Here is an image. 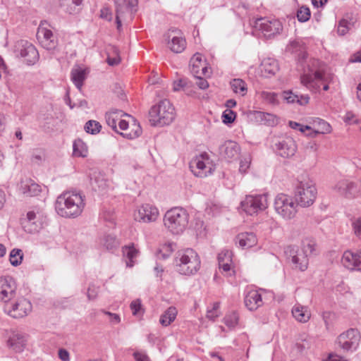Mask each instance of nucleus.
Masks as SVG:
<instances>
[{"label": "nucleus", "mask_w": 361, "mask_h": 361, "mask_svg": "<svg viewBox=\"0 0 361 361\" xmlns=\"http://www.w3.org/2000/svg\"><path fill=\"white\" fill-rule=\"evenodd\" d=\"M13 51L17 57L24 59L27 66L35 65L39 59V54L35 47L30 42L20 39L15 43Z\"/></svg>", "instance_id": "obj_9"}, {"label": "nucleus", "mask_w": 361, "mask_h": 361, "mask_svg": "<svg viewBox=\"0 0 361 361\" xmlns=\"http://www.w3.org/2000/svg\"><path fill=\"white\" fill-rule=\"evenodd\" d=\"M187 85V80L185 78H180L176 81H174L173 84V89L174 91H180L183 89Z\"/></svg>", "instance_id": "obj_62"}, {"label": "nucleus", "mask_w": 361, "mask_h": 361, "mask_svg": "<svg viewBox=\"0 0 361 361\" xmlns=\"http://www.w3.org/2000/svg\"><path fill=\"white\" fill-rule=\"evenodd\" d=\"M238 314L235 312L227 314L224 317V324L230 329L235 327L238 323Z\"/></svg>", "instance_id": "obj_52"}, {"label": "nucleus", "mask_w": 361, "mask_h": 361, "mask_svg": "<svg viewBox=\"0 0 361 361\" xmlns=\"http://www.w3.org/2000/svg\"><path fill=\"white\" fill-rule=\"evenodd\" d=\"M360 334L355 329H350L340 334L337 338L338 346L345 351H354L360 344Z\"/></svg>", "instance_id": "obj_14"}, {"label": "nucleus", "mask_w": 361, "mask_h": 361, "mask_svg": "<svg viewBox=\"0 0 361 361\" xmlns=\"http://www.w3.org/2000/svg\"><path fill=\"white\" fill-rule=\"evenodd\" d=\"M289 126L294 129L298 130L303 133H307L310 132V130H312V128L309 126H304L299 123L295 122V121H290L289 122Z\"/></svg>", "instance_id": "obj_56"}, {"label": "nucleus", "mask_w": 361, "mask_h": 361, "mask_svg": "<svg viewBox=\"0 0 361 361\" xmlns=\"http://www.w3.org/2000/svg\"><path fill=\"white\" fill-rule=\"evenodd\" d=\"M98 292H99V287L94 286V284L90 285V286L87 289V296L88 300H95L97 296Z\"/></svg>", "instance_id": "obj_60"}, {"label": "nucleus", "mask_w": 361, "mask_h": 361, "mask_svg": "<svg viewBox=\"0 0 361 361\" xmlns=\"http://www.w3.org/2000/svg\"><path fill=\"white\" fill-rule=\"evenodd\" d=\"M49 27L47 22H42L37 29V38L43 48L51 51L57 47L58 40Z\"/></svg>", "instance_id": "obj_12"}, {"label": "nucleus", "mask_w": 361, "mask_h": 361, "mask_svg": "<svg viewBox=\"0 0 361 361\" xmlns=\"http://www.w3.org/2000/svg\"><path fill=\"white\" fill-rule=\"evenodd\" d=\"M202 75H200V77L195 76L197 79L196 84L199 87L200 89L205 90L209 87V83L207 80L202 78Z\"/></svg>", "instance_id": "obj_63"}, {"label": "nucleus", "mask_w": 361, "mask_h": 361, "mask_svg": "<svg viewBox=\"0 0 361 361\" xmlns=\"http://www.w3.org/2000/svg\"><path fill=\"white\" fill-rule=\"evenodd\" d=\"M249 116L255 122L269 126H274L278 123L276 116L267 112L252 111L249 112Z\"/></svg>", "instance_id": "obj_24"}, {"label": "nucleus", "mask_w": 361, "mask_h": 361, "mask_svg": "<svg viewBox=\"0 0 361 361\" xmlns=\"http://www.w3.org/2000/svg\"><path fill=\"white\" fill-rule=\"evenodd\" d=\"M352 228L356 237L361 240V217L352 221Z\"/></svg>", "instance_id": "obj_57"}, {"label": "nucleus", "mask_w": 361, "mask_h": 361, "mask_svg": "<svg viewBox=\"0 0 361 361\" xmlns=\"http://www.w3.org/2000/svg\"><path fill=\"white\" fill-rule=\"evenodd\" d=\"M159 214L157 207L146 204L142 205L135 212L134 219L139 222L150 223L156 221Z\"/></svg>", "instance_id": "obj_18"}, {"label": "nucleus", "mask_w": 361, "mask_h": 361, "mask_svg": "<svg viewBox=\"0 0 361 361\" xmlns=\"http://www.w3.org/2000/svg\"><path fill=\"white\" fill-rule=\"evenodd\" d=\"M309 256L302 251L295 252V255L292 256L291 261L296 269L303 271L307 269L309 264Z\"/></svg>", "instance_id": "obj_35"}, {"label": "nucleus", "mask_w": 361, "mask_h": 361, "mask_svg": "<svg viewBox=\"0 0 361 361\" xmlns=\"http://www.w3.org/2000/svg\"><path fill=\"white\" fill-rule=\"evenodd\" d=\"M309 257L316 251V243L312 238H305L302 241V250Z\"/></svg>", "instance_id": "obj_44"}, {"label": "nucleus", "mask_w": 361, "mask_h": 361, "mask_svg": "<svg viewBox=\"0 0 361 361\" xmlns=\"http://www.w3.org/2000/svg\"><path fill=\"white\" fill-rule=\"evenodd\" d=\"M173 251V244L171 243H166L160 246L157 252V257L158 259L168 258Z\"/></svg>", "instance_id": "obj_45"}, {"label": "nucleus", "mask_w": 361, "mask_h": 361, "mask_svg": "<svg viewBox=\"0 0 361 361\" xmlns=\"http://www.w3.org/2000/svg\"><path fill=\"white\" fill-rule=\"evenodd\" d=\"M243 210L248 215L257 214L268 207L267 195L265 194L247 195L241 202Z\"/></svg>", "instance_id": "obj_11"}, {"label": "nucleus", "mask_w": 361, "mask_h": 361, "mask_svg": "<svg viewBox=\"0 0 361 361\" xmlns=\"http://www.w3.org/2000/svg\"><path fill=\"white\" fill-rule=\"evenodd\" d=\"M171 33H173L171 42H169L170 49L174 53H181L186 47V41L180 35V31L177 29L169 30Z\"/></svg>", "instance_id": "obj_25"}, {"label": "nucleus", "mask_w": 361, "mask_h": 361, "mask_svg": "<svg viewBox=\"0 0 361 361\" xmlns=\"http://www.w3.org/2000/svg\"><path fill=\"white\" fill-rule=\"evenodd\" d=\"M262 71L273 75L279 71V64L276 60L271 58L264 59L261 63Z\"/></svg>", "instance_id": "obj_41"}, {"label": "nucleus", "mask_w": 361, "mask_h": 361, "mask_svg": "<svg viewBox=\"0 0 361 361\" xmlns=\"http://www.w3.org/2000/svg\"><path fill=\"white\" fill-rule=\"evenodd\" d=\"M7 345L16 352H20L26 345V339L20 334H14L8 340Z\"/></svg>", "instance_id": "obj_34"}, {"label": "nucleus", "mask_w": 361, "mask_h": 361, "mask_svg": "<svg viewBox=\"0 0 361 361\" xmlns=\"http://www.w3.org/2000/svg\"><path fill=\"white\" fill-rule=\"evenodd\" d=\"M244 302L246 307L250 311L256 310L263 305L262 295L256 290H251L245 294Z\"/></svg>", "instance_id": "obj_26"}, {"label": "nucleus", "mask_w": 361, "mask_h": 361, "mask_svg": "<svg viewBox=\"0 0 361 361\" xmlns=\"http://www.w3.org/2000/svg\"><path fill=\"white\" fill-rule=\"evenodd\" d=\"M138 0H116V22L117 29L119 30L122 26V20L124 18L126 13H130L133 14L137 11Z\"/></svg>", "instance_id": "obj_15"}, {"label": "nucleus", "mask_w": 361, "mask_h": 361, "mask_svg": "<svg viewBox=\"0 0 361 361\" xmlns=\"http://www.w3.org/2000/svg\"><path fill=\"white\" fill-rule=\"evenodd\" d=\"M90 184L94 190L99 192L104 191L108 185L107 180L105 178L104 175L97 171L91 174Z\"/></svg>", "instance_id": "obj_30"}, {"label": "nucleus", "mask_w": 361, "mask_h": 361, "mask_svg": "<svg viewBox=\"0 0 361 361\" xmlns=\"http://www.w3.org/2000/svg\"><path fill=\"white\" fill-rule=\"evenodd\" d=\"M311 16L310 10L308 7L302 6L297 11V18L301 23L307 22Z\"/></svg>", "instance_id": "obj_53"}, {"label": "nucleus", "mask_w": 361, "mask_h": 361, "mask_svg": "<svg viewBox=\"0 0 361 361\" xmlns=\"http://www.w3.org/2000/svg\"><path fill=\"white\" fill-rule=\"evenodd\" d=\"M87 77V71L85 69L80 68H73L71 73V78L75 87L81 90L83 82Z\"/></svg>", "instance_id": "obj_38"}, {"label": "nucleus", "mask_w": 361, "mask_h": 361, "mask_svg": "<svg viewBox=\"0 0 361 361\" xmlns=\"http://www.w3.org/2000/svg\"><path fill=\"white\" fill-rule=\"evenodd\" d=\"M59 5L69 14L76 13L79 9L77 8L82 3V0H58Z\"/></svg>", "instance_id": "obj_39"}, {"label": "nucleus", "mask_w": 361, "mask_h": 361, "mask_svg": "<svg viewBox=\"0 0 361 361\" xmlns=\"http://www.w3.org/2000/svg\"><path fill=\"white\" fill-rule=\"evenodd\" d=\"M84 129L87 133L95 135L100 132L102 126L97 121L90 120L85 123Z\"/></svg>", "instance_id": "obj_49"}, {"label": "nucleus", "mask_w": 361, "mask_h": 361, "mask_svg": "<svg viewBox=\"0 0 361 361\" xmlns=\"http://www.w3.org/2000/svg\"><path fill=\"white\" fill-rule=\"evenodd\" d=\"M297 205L291 197L283 193L279 194L275 198V211L284 219H291L295 216Z\"/></svg>", "instance_id": "obj_10"}, {"label": "nucleus", "mask_w": 361, "mask_h": 361, "mask_svg": "<svg viewBox=\"0 0 361 361\" xmlns=\"http://www.w3.org/2000/svg\"><path fill=\"white\" fill-rule=\"evenodd\" d=\"M23 258V253L20 249L14 248L9 254V261L14 267L20 265L22 262Z\"/></svg>", "instance_id": "obj_48"}, {"label": "nucleus", "mask_w": 361, "mask_h": 361, "mask_svg": "<svg viewBox=\"0 0 361 361\" xmlns=\"http://www.w3.org/2000/svg\"><path fill=\"white\" fill-rule=\"evenodd\" d=\"M101 244L107 250H113L118 246V242L116 237L112 235H106L101 240Z\"/></svg>", "instance_id": "obj_47"}, {"label": "nucleus", "mask_w": 361, "mask_h": 361, "mask_svg": "<svg viewBox=\"0 0 361 361\" xmlns=\"http://www.w3.org/2000/svg\"><path fill=\"white\" fill-rule=\"evenodd\" d=\"M341 264L350 270H361V250L357 253L350 250L344 252L341 258Z\"/></svg>", "instance_id": "obj_21"}, {"label": "nucleus", "mask_w": 361, "mask_h": 361, "mask_svg": "<svg viewBox=\"0 0 361 361\" xmlns=\"http://www.w3.org/2000/svg\"><path fill=\"white\" fill-rule=\"evenodd\" d=\"M190 71L194 76L198 75V77L200 75H207L208 74V67L200 54L196 53L190 59Z\"/></svg>", "instance_id": "obj_22"}, {"label": "nucleus", "mask_w": 361, "mask_h": 361, "mask_svg": "<svg viewBox=\"0 0 361 361\" xmlns=\"http://www.w3.org/2000/svg\"><path fill=\"white\" fill-rule=\"evenodd\" d=\"M142 133V128L138 123L134 121V123L131 125V130L129 132L120 133L123 137L128 139H135L138 137Z\"/></svg>", "instance_id": "obj_46"}, {"label": "nucleus", "mask_w": 361, "mask_h": 361, "mask_svg": "<svg viewBox=\"0 0 361 361\" xmlns=\"http://www.w3.org/2000/svg\"><path fill=\"white\" fill-rule=\"evenodd\" d=\"M292 314L297 321L302 323L308 322L311 316L307 307L300 304H297L293 307Z\"/></svg>", "instance_id": "obj_33"}, {"label": "nucleus", "mask_w": 361, "mask_h": 361, "mask_svg": "<svg viewBox=\"0 0 361 361\" xmlns=\"http://www.w3.org/2000/svg\"><path fill=\"white\" fill-rule=\"evenodd\" d=\"M255 27L260 30L266 38L274 37L280 34L283 30L281 23L274 18H259L255 22Z\"/></svg>", "instance_id": "obj_13"}, {"label": "nucleus", "mask_w": 361, "mask_h": 361, "mask_svg": "<svg viewBox=\"0 0 361 361\" xmlns=\"http://www.w3.org/2000/svg\"><path fill=\"white\" fill-rule=\"evenodd\" d=\"M59 357L61 361H69L70 354L66 349L61 348L59 350Z\"/></svg>", "instance_id": "obj_64"}, {"label": "nucleus", "mask_w": 361, "mask_h": 361, "mask_svg": "<svg viewBox=\"0 0 361 361\" xmlns=\"http://www.w3.org/2000/svg\"><path fill=\"white\" fill-rule=\"evenodd\" d=\"M257 243V239L255 233L252 232H245L239 233L235 238V244L238 245L243 249H247L253 247Z\"/></svg>", "instance_id": "obj_27"}, {"label": "nucleus", "mask_w": 361, "mask_h": 361, "mask_svg": "<svg viewBox=\"0 0 361 361\" xmlns=\"http://www.w3.org/2000/svg\"><path fill=\"white\" fill-rule=\"evenodd\" d=\"M20 190L24 195L33 197L39 194L41 186L31 179H26L21 181Z\"/></svg>", "instance_id": "obj_29"}, {"label": "nucleus", "mask_w": 361, "mask_h": 361, "mask_svg": "<svg viewBox=\"0 0 361 361\" xmlns=\"http://www.w3.org/2000/svg\"><path fill=\"white\" fill-rule=\"evenodd\" d=\"M32 309V305L30 300L23 297L13 298L4 305V312L14 319L26 317Z\"/></svg>", "instance_id": "obj_7"}, {"label": "nucleus", "mask_w": 361, "mask_h": 361, "mask_svg": "<svg viewBox=\"0 0 361 361\" xmlns=\"http://www.w3.org/2000/svg\"><path fill=\"white\" fill-rule=\"evenodd\" d=\"M317 190L312 180L305 179L299 181L294 190V199L298 205L307 207L316 200Z\"/></svg>", "instance_id": "obj_6"}, {"label": "nucleus", "mask_w": 361, "mask_h": 361, "mask_svg": "<svg viewBox=\"0 0 361 361\" xmlns=\"http://www.w3.org/2000/svg\"><path fill=\"white\" fill-rule=\"evenodd\" d=\"M317 59H311L308 64L307 72L305 71L301 75V83L312 92L319 91L321 86L323 90L327 91L329 89V84L334 80V75L324 71Z\"/></svg>", "instance_id": "obj_2"}, {"label": "nucleus", "mask_w": 361, "mask_h": 361, "mask_svg": "<svg viewBox=\"0 0 361 361\" xmlns=\"http://www.w3.org/2000/svg\"><path fill=\"white\" fill-rule=\"evenodd\" d=\"M236 114L232 110H226L223 112L222 118L224 123H231L235 121Z\"/></svg>", "instance_id": "obj_58"}, {"label": "nucleus", "mask_w": 361, "mask_h": 361, "mask_svg": "<svg viewBox=\"0 0 361 361\" xmlns=\"http://www.w3.org/2000/svg\"><path fill=\"white\" fill-rule=\"evenodd\" d=\"M232 252L229 250H224L218 255L219 264L224 262H232Z\"/></svg>", "instance_id": "obj_55"}, {"label": "nucleus", "mask_w": 361, "mask_h": 361, "mask_svg": "<svg viewBox=\"0 0 361 361\" xmlns=\"http://www.w3.org/2000/svg\"><path fill=\"white\" fill-rule=\"evenodd\" d=\"M231 88L235 94H239L241 96L246 94L247 88L245 82L240 78H234L230 82Z\"/></svg>", "instance_id": "obj_42"}, {"label": "nucleus", "mask_w": 361, "mask_h": 361, "mask_svg": "<svg viewBox=\"0 0 361 361\" xmlns=\"http://www.w3.org/2000/svg\"><path fill=\"white\" fill-rule=\"evenodd\" d=\"M85 197L76 190H67L61 193L55 202L57 214L65 218H76L82 213L85 206Z\"/></svg>", "instance_id": "obj_1"}, {"label": "nucleus", "mask_w": 361, "mask_h": 361, "mask_svg": "<svg viewBox=\"0 0 361 361\" xmlns=\"http://www.w3.org/2000/svg\"><path fill=\"white\" fill-rule=\"evenodd\" d=\"M250 162L251 160L250 157H245L242 159L240 162L239 171L242 173H246L250 167Z\"/></svg>", "instance_id": "obj_61"}, {"label": "nucleus", "mask_w": 361, "mask_h": 361, "mask_svg": "<svg viewBox=\"0 0 361 361\" xmlns=\"http://www.w3.org/2000/svg\"><path fill=\"white\" fill-rule=\"evenodd\" d=\"M343 120L347 124L349 125L360 123V120L357 118V116L351 111L346 113Z\"/></svg>", "instance_id": "obj_59"}, {"label": "nucleus", "mask_w": 361, "mask_h": 361, "mask_svg": "<svg viewBox=\"0 0 361 361\" xmlns=\"http://www.w3.org/2000/svg\"><path fill=\"white\" fill-rule=\"evenodd\" d=\"M287 51L298 55L300 59H304L306 57L305 47L301 40H293L289 43L286 48Z\"/></svg>", "instance_id": "obj_37"}, {"label": "nucleus", "mask_w": 361, "mask_h": 361, "mask_svg": "<svg viewBox=\"0 0 361 361\" xmlns=\"http://www.w3.org/2000/svg\"><path fill=\"white\" fill-rule=\"evenodd\" d=\"M283 99L288 104L298 103L300 105H305L309 102L310 97L307 94H298L291 90L283 92Z\"/></svg>", "instance_id": "obj_31"}, {"label": "nucleus", "mask_w": 361, "mask_h": 361, "mask_svg": "<svg viewBox=\"0 0 361 361\" xmlns=\"http://www.w3.org/2000/svg\"><path fill=\"white\" fill-rule=\"evenodd\" d=\"M123 257L126 260V267H133L135 264V259L139 255V251L133 244L126 245L122 249Z\"/></svg>", "instance_id": "obj_32"}, {"label": "nucleus", "mask_w": 361, "mask_h": 361, "mask_svg": "<svg viewBox=\"0 0 361 361\" xmlns=\"http://www.w3.org/2000/svg\"><path fill=\"white\" fill-rule=\"evenodd\" d=\"M178 311L173 306L169 307L160 317L159 322L164 326L170 325L176 318Z\"/></svg>", "instance_id": "obj_40"}, {"label": "nucleus", "mask_w": 361, "mask_h": 361, "mask_svg": "<svg viewBox=\"0 0 361 361\" xmlns=\"http://www.w3.org/2000/svg\"><path fill=\"white\" fill-rule=\"evenodd\" d=\"M314 126H317V128L315 129L312 128V130H310V132L307 133V136L313 137L318 134L329 133L331 130L330 124L323 119L317 118V120L314 121Z\"/></svg>", "instance_id": "obj_36"}, {"label": "nucleus", "mask_w": 361, "mask_h": 361, "mask_svg": "<svg viewBox=\"0 0 361 361\" xmlns=\"http://www.w3.org/2000/svg\"><path fill=\"white\" fill-rule=\"evenodd\" d=\"M273 149L274 152L281 157L290 158L297 151V145L295 140L290 137H286L276 140Z\"/></svg>", "instance_id": "obj_16"}, {"label": "nucleus", "mask_w": 361, "mask_h": 361, "mask_svg": "<svg viewBox=\"0 0 361 361\" xmlns=\"http://www.w3.org/2000/svg\"><path fill=\"white\" fill-rule=\"evenodd\" d=\"M25 230L28 233H35L42 228L41 214L39 210L29 211L23 222Z\"/></svg>", "instance_id": "obj_19"}, {"label": "nucleus", "mask_w": 361, "mask_h": 361, "mask_svg": "<svg viewBox=\"0 0 361 361\" xmlns=\"http://www.w3.org/2000/svg\"><path fill=\"white\" fill-rule=\"evenodd\" d=\"M132 314L134 316H142L144 314V309L140 299L133 300L130 305Z\"/></svg>", "instance_id": "obj_54"}, {"label": "nucleus", "mask_w": 361, "mask_h": 361, "mask_svg": "<svg viewBox=\"0 0 361 361\" xmlns=\"http://www.w3.org/2000/svg\"><path fill=\"white\" fill-rule=\"evenodd\" d=\"M240 148L234 141L227 140L219 147L220 154L228 161L236 159L240 154Z\"/></svg>", "instance_id": "obj_23"}, {"label": "nucleus", "mask_w": 361, "mask_h": 361, "mask_svg": "<svg viewBox=\"0 0 361 361\" xmlns=\"http://www.w3.org/2000/svg\"><path fill=\"white\" fill-rule=\"evenodd\" d=\"M73 148L75 156L79 157H86L87 156V147L82 140H75L73 142Z\"/></svg>", "instance_id": "obj_43"}, {"label": "nucleus", "mask_w": 361, "mask_h": 361, "mask_svg": "<svg viewBox=\"0 0 361 361\" xmlns=\"http://www.w3.org/2000/svg\"><path fill=\"white\" fill-rule=\"evenodd\" d=\"M16 283L11 276L0 277V301L6 304L16 295Z\"/></svg>", "instance_id": "obj_17"}, {"label": "nucleus", "mask_w": 361, "mask_h": 361, "mask_svg": "<svg viewBox=\"0 0 361 361\" xmlns=\"http://www.w3.org/2000/svg\"><path fill=\"white\" fill-rule=\"evenodd\" d=\"M259 95L260 98L268 104L273 105L278 104L277 94L275 92L262 91L260 92Z\"/></svg>", "instance_id": "obj_51"}, {"label": "nucleus", "mask_w": 361, "mask_h": 361, "mask_svg": "<svg viewBox=\"0 0 361 361\" xmlns=\"http://www.w3.org/2000/svg\"><path fill=\"white\" fill-rule=\"evenodd\" d=\"M123 116H129L128 114L123 113V111L111 109L105 114V118L107 125L112 128L116 133L120 134L117 128V121L120 119Z\"/></svg>", "instance_id": "obj_28"}, {"label": "nucleus", "mask_w": 361, "mask_h": 361, "mask_svg": "<svg viewBox=\"0 0 361 361\" xmlns=\"http://www.w3.org/2000/svg\"><path fill=\"white\" fill-rule=\"evenodd\" d=\"M334 190L341 195L346 197H355L360 192V183H355L348 180L338 181Z\"/></svg>", "instance_id": "obj_20"}, {"label": "nucleus", "mask_w": 361, "mask_h": 361, "mask_svg": "<svg viewBox=\"0 0 361 361\" xmlns=\"http://www.w3.org/2000/svg\"><path fill=\"white\" fill-rule=\"evenodd\" d=\"M190 169L195 176L204 178L212 173L215 166L209 155L206 152H203L191 160Z\"/></svg>", "instance_id": "obj_8"}, {"label": "nucleus", "mask_w": 361, "mask_h": 361, "mask_svg": "<svg viewBox=\"0 0 361 361\" xmlns=\"http://www.w3.org/2000/svg\"><path fill=\"white\" fill-rule=\"evenodd\" d=\"M189 214L182 207H173L168 210L164 216L165 227L173 234L179 235L187 228Z\"/></svg>", "instance_id": "obj_5"}, {"label": "nucleus", "mask_w": 361, "mask_h": 361, "mask_svg": "<svg viewBox=\"0 0 361 361\" xmlns=\"http://www.w3.org/2000/svg\"><path fill=\"white\" fill-rule=\"evenodd\" d=\"M149 121L154 126H164L171 124L175 118L174 107L168 99L161 100L154 105L149 112Z\"/></svg>", "instance_id": "obj_4"}, {"label": "nucleus", "mask_w": 361, "mask_h": 361, "mask_svg": "<svg viewBox=\"0 0 361 361\" xmlns=\"http://www.w3.org/2000/svg\"><path fill=\"white\" fill-rule=\"evenodd\" d=\"M177 271L185 276L196 274L200 268L201 261L198 254L191 248L177 252L175 257Z\"/></svg>", "instance_id": "obj_3"}, {"label": "nucleus", "mask_w": 361, "mask_h": 361, "mask_svg": "<svg viewBox=\"0 0 361 361\" xmlns=\"http://www.w3.org/2000/svg\"><path fill=\"white\" fill-rule=\"evenodd\" d=\"M353 25V23L350 22L347 18H342L338 22L337 27V33L341 36L345 35L349 31Z\"/></svg>", "instance_id": "obj_50"}]
</instances>
